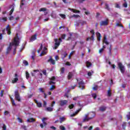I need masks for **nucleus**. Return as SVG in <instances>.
Here are the masks:
<instances>
[{"label": "nucleus", "mask_w": 130, "mask_h": 130, "mask_svg": "<svg viewBox=\"0 0 130 130\" xmlns=\"http://www.w3.org/2000/svg\"><path fill=\"white\" fill-rule=\"evenodd\" d=\"M20 43V38L18 37V34H16V37L14 38V41L12 43H10L9 46L7 48L6 53L7 54L10 53V51L12 50V46L15 45V46H18Z\"/></svg>", "instance_id": "1"}, {"label": "nucleus", "mask_w": 130, "mask_h": 130, "mask_svg": "<svg viewBox=\"0 0 130 130\" xmlns=\"http://www.w3.org/2000/svg\"><path fill=\"white\" fill-rule=\"evenodd\" d=\"M90 33L92 34L91 37H88L86 38V41H89V40H91L92 41H94L95 40V31H94V29H92L90 30Z\"/></svg>", "instance_id": "2"}, {"label": "nucleus", "mask_w": 130, "mask_h": 130, "mask_svg": "<svg viewBox=\"0 0 130 130\" xmlns=\"http://www.w3.org/2000/svg\"><path fill=\"white\" fill-rule=\"evenodd\" d=\"M118 67L122 74H124L125 72V69H124V66L122 64V63L119 62L118 63Z\"/></svg>", "instance_id": "3"}, {"label": "nucleus", "mask_w": 130, "mask_h": 130, "mask_svg": "<svg viewBox=\"0 0 130 130\" xmlns=\"http://www.w3.org/2000/svg\"><path fill=\"white\" fill-rule=\"evenodd\" d=\"M15 97L16 100L20 102L21 101V98L20 97V93L18 90H15Z\"/></svg>", "instance_id": "4"}, {"label": "nucleus", "mask_w": 130, "mask_h": 130, "mask_svg": "<svg viewBox=\"0 0 130 130\" xmlns=\"http://www.w3.org/2000/svg\"><path fill=\"white\" fill-rule=\"evenodd\" d=\"M54 41H55V49H57V47L60 45V42H58V39H54Z\"/></svg>", "instance_id": "5"}, {"label": "nucleus", "mask_w": 130, "mask_h": 130, "mask_svg": "<svg viewBox=\"0 0 130 130\" xmlns=\"http://www.w3.org/2000/svg\"><path fill=\"white\" fill-rule=\"evenodd\" d=\"M86 115H88L89 118L90 119H93L95 117V115H96V114L94 112H91L89 113L88 114H86Z\"/></svg>", "instance_id": "6"}, {"label": "nucleus", "mask_w": 130, "mask_h": 130, "mask_svg": "<svg viewBox=\"0 0 130 130\" xmlns=\"http://www.w3.org/2000/svg\"><path fill=\"white\" fill-rule=\"evenodd\" d=\"M69 101L68 100H61L59 101L60 106H64V105H67Z\"/></svg>", "instance_id": "7"}, {"label": "nucleus", "mask_w": 130, "mask_h": 130, "mask_svg": "<svg viewBox=\"0 0 130 130\" xmlns=\"http://www.w3.org/2000/svg\"><path fill=\"white\" fill-rule=\"evenodd\" d=\"M107 25H108V19L100 22V26H107Z\"/></svg>", "instance_id": "8"}, {"label": "nucleus", "mask_w": 130, "mask_h": 130, "mask_svg": "<svg viewBox=\"0 0 130 130\" xmlns=\"http://www.w3.org/2000/svg\"><path fill=\"white\" fill-rule=\"evenodd\" d=\"M48 62H51L52 64H55V60L51 57V56L50 57V58L48 60Z\"/></svg>", "instance_id": "9"}, {"label": "nucleus", "mask_w": 130, "mask_h": 130, "mask_svg": "<svg viewBox=\"0 0 130 130\" xmlns=\"http://www.w3.org/2000/svg\"><path fill=\"white\" fill-rule=\"evenodd\" d=\"M6 31H7V34L8 35H11V34L12 33L11 32V28L10 27V25H8L6 27Z\"/></svg>", "instance_id": "10"}, {"label": "nucleus", "mask_w": 130, "mask_h": 130, "mask_svg": "<svg viewBox=\"0 0 130 130\" xmlns=\"http://www.w3.org/2000/svg\"><path fill=\"white\" fill-rule=\"evenodd\" d=\"M37 39V35L35 34L34 36H32L31 38L29 39L30 41H35Z\"/></svg>", "instance_id": "11"}, {"label": "nucleus", "mask_w": 130, "mask_h": 130, "mask_svg": "<svg viewBox=\"0 0 130 130\" xmlns=\"http://www.w3.org/2000/svg\"><path fill=\"white\" fill-rule=\"evenodd\" d=\"M96 37L98 38V41H100V40H101V37H102V36H101V34L99 32H96Z\"/></svg>", "instance_id": "12"}, {"label": "nucleus", "mask_w": 130, "mask_h": 130, "mask_svg": "<svg viewBox=\"0 0 130 130\" xmlns=\"http://www.w3.org/2000/svg\"><path fill=\"white\" fill-rule=\"evenodd\" d=\"M106 108L105 106H102L100 107L99 111H102V112H104V111H106Z\"/></svg>", "instance_id": "13"}, {"label": "nucleus", "mask_w": 130, "mask_h": 130, "mask_svg": "<svg viewBox=\"0 0 130 130\" xmlns=\"http://www.w3.org/2000/svg\"><path fill=\"white\" fill-rule=\"evenodd\" d=\"M88 116H89V115H85V118L83 119V122H86V121H89L90 120V119L89 117L88 118Z\"/></svg>", "instance_id": "14"}, {"label": "nucleus", "mask_w": 130, "mask_h": 130, "mask_svg": "<svg viewBox=\"0 0 130 130\" xmlns=\"http://www.w3.org/2000/svg\"><path fill=\"white\" fill-rule=\"evenodd\" d=\"M104 43H105L107 45L109 44V43L107 42V38L106 35L104 36Z\"/></svg>", "instance_id": "15"}, {"label": "nucleus", "mask_w": 130, "mask_h": 130, "mask_svg": "<svg viewBox=\"0 0 130 130\" xmlns=\"http://www.w3.org/2000/svg\"><path fill=\"white\" fill-rule=\"evenodd\" d=\"M73 76L74 75L73 74L72 72H69L68 75V80H71L72 78H73Z\"/></svg>", "instance_id": "16"}, {"label": "nucleus", "mask_w": 130, "mask_h": 130, "mask_svg": "<svg viewBox=\"0 0 130 130\" xmlns=\"http://www.w3.org/2000/svg\"><path fill=\"white\" fill-rule=\"evenodd\" d=\"M10 99L11 100V103L13 106H17V105H16V103H15V100H14V99L10 95Z\"/></svg>", "instance_id": "17"}, {"label": "nucleus", "mask_w": 130, "mask_h": 130, "mask_svg": "<svg viewBox=\"0 0 130 130\" xmlns=\"http://www.w3.org/2000/svg\"><path fill=\"white\" fill-rule=\"evenodd\" d=\"M69 10H70V11H72L75 14H79V13H80L79 10H77L76 9H71V8Z\"/></svg>", "instance_id": "18"}, {"label": "nucleus", "mask_w": 130, "mask_h": 130, "mask_svg": "<svg viewBox=\"0 0 130 130\" xmlns=\"http://www.w3.org/2000/svg\"><path fill=\"white\" fill-rule=\"evenodd\" d=\"M78 85H79V86H78L79 88H81V86H84L85 85V82H84V81L82 80L78 83Z\"/></svg>", "instance_id": "19"}, {"label": "nucleus", "mask_w": 130, "mask_h": 130, "mask_svg": "<svg viewBox=\"0 0 130 130\" xmlns=\"http://www.w3.org/2000/svg\"><path fill=\"white\" fill-rule=\"evenodd\" d=\"M19 81V78L18 77H15L12 81V84H15Z\"/></svg>", "instance_id": "20"}, {"label": "nucleus", "mask_w": 130, "mask_h": 130, "mask_svg": "<svg viewBox=\"0 0 130 130\" xmlns=\"http://www.w3.org/2000/svg\"><path fill=\"white\" fill-rule=\"evenodd\" d=\"M38 72H39V70H34V73H31L32 77H35V76L36 75V73Z\"/></svg>", "instance_id": "21"}, {"label": "nucleus", "mask_w": 130, "mask_h": 130, "mask_svg": "<svg viewBox=\"0 0 130 130\" xmlns=\"http://www.w3.org/2000/svg\"><path fill=\"white\" fill-rule=\"evenodd\" d=\"M38 72H39V70H34V73H31L32 77H35V76L36 75V73Z\"/></svg>", "instance_id": "22"}, {"label": "nucleus", "mask_w": 130, "mask_h": 130, "mask_svg": "<svg viewBox=\"0 0 130 130\" xmlns=\"http://www.w3.org/2000/svg\"><path fill=\"white\" fill-rule=\"evenodd\" d=\"M86 64L87 68H90V67L92 66V63L89 62V61H86Z\"/></svg>", "instance_id": "23"}, {"label": "nucleus", "mask_w": 130, "mask_h": 130, "mask_svg": "<svg viewBox=\"0 0 130 130\" xmlns=\"http://www.w3.org/2000/svg\"><path fill=\"white\" fill-rule=\"evenodd\" d=\"M59 120L60 123H62V122L66 120V118L64 117H60Z\"/></svg>", "instance_id": "24"}, {"label": "nucleus", "mask_w": 130, "mask_h": 130, "mask_svg": "<svg viewBox=\"0 0 130 130\" xmlns=\"http://www.w3.org/2000/svg\"><path fill=\"white\" fill-rule=\"evenodd\" d=\"M27 122H34L35 121V120L33 118H30L29 119H28L27 120Z\"/></svg>", "instance_id": "25"}, {"label": "nucleus", "mask_w": 130, "mask_h": 130, "mask_svg": "<svg viewBox=\"0 0 130 130\" xmlns=\"http://www.w3.org/2000/svg\"><path fill=\"white\" fill-rule=\"evenodd\" d=\"M47 111H49V112H51V111H53V108L48 107L46 109Z\"/></svg>", "instance_id": "26"}, {"label": "nucleus", "mask_w": 130, "mask_h": 130, "mask_svg": "<svg viewBox=\"0 0 130 130\" xmlns=\"http://www.w3.org/2000/svg\"><path fill=\"white\" fill-rule=\"evenodd\" d=\"M25 76H26V78L27 79V80H28V79L30 78V74H29V72L26 71L25 72Z\"/></svg>", "instance_id": "27"}, {"label": "nucleus", "mask_w": 130, "mask_h": 130, "mask_svg": "<svg viewBox=\"0 0 130 130\" xmlns=\"http://www.w3.org/2000/svg\"><path fill=\"white\" fill-rule=\"evenodd\" d=\"M46 11H47V9L45 8H42L39 10V12H46Z\"/></svg>", "instance_id": "28"}, {"label": "nucleus", "mask_w": 130, "mask_h": 130, "mask_svg": "<svg viewBox=\"0 0 130 130\" xmlns=\"http://www.w3.org/2000/svg\"><path fill=\"white\" fill-rule=\"evenodd\" d=\"M105 9L108 11H110V8H109V5L108 4H105Z\"/></svg>", "instance_id": "29"}, {"label": "nucleus", "mask_w": 130, "mask_h": 130, "mask_svg": "<svg viewBox=\"0 0 130 130\" xmlns=\"http://www.w3.org/2000/svg\"><path fill=\"white\" fill-rule=\"evenodd\" d=\"M112 94V93H111V89H110V88H109V90H108V96L109 97H110Z\"/></svg>", "instance_id": "30"}, {"label": "nucleus", "mask_w": 130, "mask_h": 130, "mask_svg": "<svg viewBox=\"0 0 130 130\" xmlns=\"http://www.w3.org/2000/svg\"><path fill=\"white\" fill-rule=\"evenodd\" d=\"M35 53L34 52H32V55L31 56V59H32L33 61H34V60H35Z\"/></svg>", "instance_id": "31"}, {"label": "nucleus", "mask_w": 130, "mask_h": 130, "mask_svg": "<svg viewBox=\"0 0 130 130\" xmlns=\"http://www.w3.org/2000/svg\"><path fill=\"white\" fill-rule=\"evenodd\" d=\"M43 47V46L42 45V44H41L40 47V48L38 50V53H40V51H41V50H42Z\"/></svg>", "instance_id": "32"}, {"label": "nucleus", "mask_w": 130, "mask_h": 130, "mask_svg": "<svg viewBox=\"0 0 130 130\" xmlns=\"http://www.w3.org/2000/svg\"><path fill=\"white\" fill-rule=\"evenodd\" d=\"M59 129L61 130H66V127H64L63 125H61L59 126Z\"/></svg>", "instance_id": "33"}, {"label": "nucleus", "mask_w": 130, "mask_h": 130, "mask_svg": "<svg viewBox=\"0 0 130 130\" xmlns=\"http://www.w3.org/2000/svg\"><path fill=\"white\" fill-rule=\"evenodd\" d=\"M75 107V105L74 104H71L69 106V109H73Z\"/></svg>", "instance_id": "34"}, {"label": "nucleus", "mask_w": 130, "mask_h": 130, "mask_svg": "<svg viewBox=\"0 0 130 130\" xmlns=\"http://www.w3.org/2000/svg\"><path fill=\"white\" fill-rule=\"evenodd\" d=\"M64 73V68L62 67L60 69V74H62Z\"/></svg>", "instance_id": "35"}, {"label": "nucleus", "mask_w": 130, "mask_h": 130, "mask_svg": "<svg viewBox=\"0 0 130 130\" xmlns=\"http://www.w3.org/2000/svg\"><path fill=\"white\" fill-rule=\"evenodd\" d=\"M25 0H22L21 3H20V7L22 8V6H24V5H25V4H24V2H25Z\"/></svg>", "instance_id": "36"}, {"label": "nucleus", "mask_w": 130, "mask_h": 130, "mask_svg": "<svg viewBox=\"0 0 130 130\" xmlns=\"http://www.w3.org/2000/svg\"><path fill=\"white\" fill-rule=\"evenodd\" d=\"M54 89H55V86L53 85L50 88V91H53V90H54Z\"/></svg>", "instance_id": "37"}, {"label": "nucleus", "mask_w": 130, "mask_h": 130, "mask_svg": "<svg viewBox=\"0 0 130 130\" xmlns=\"http://www.w3.org/2000/svg\"><path fill=\"white\" fill-rule=\"evenodd\" d=\"M59 16H60V17H61L62 19H66V15L64 14H59Z\"/></svg>", "instance_id": "38"}, {"label": "nucleus", "mask_w": 130, "mask_h": 130, "mask_svg": "<svg viewBox=\"0 0 130 130\" xmlns=\"http://www.w3.org/2000/svg\"><path fill=\"white\" fill-rule=\"evenodd\" d=\"M126 127V122H123L122 124V128L123 129H125Z\"/></svg>", "instance_id": "39"}, {"label": "nucleus", "mask_w": 130, "mask_h": 130, "mask_svg": "<svg viewBox=\"0 0 130 130\" xmlns=\"http://www.w3.org/2000/svg\"><path fill=\"white\" fill-rule=\"evenodd\" d=\"M91 96L93 98H94V99H96V98H97V94L96 93H92Z\"/></svg>", "instance_id": "40"}, {"label": "nucleus", "mask_w": 130, "mask_h": 130, "mask_svg": "<svg viewBox=\"0 0 130 130\" xmlns=\"http://www.w3.org/2000/svg\"><path fill=\"white\" fill-rule=\"evenodd\" d=\"M67 55H68V53H67V52H64L63 54H62V58H66L67 57Z\"/></svg>", "instance_id": "41"}, {"label": "nucleus", "mask_w": 130, "mask_h": 130, "mask_svg": "<svg viewBox=\"0 0 130 130\" xmlns=\"http://www.w3.org/2000/svg\"><path fill=\"white\" fill-rule=\"evenodd\" d=\"M116 26H117L118 27H121V28H123V25L121 23H116Z\"/></svg>", "instance_id": "42"}, {"label": "nucleus", "mask_w": 130, "mask_h": 130, "mask_svg": "<svg viewBox=\"0 0 130 130\" xmlns=\"http://www.w3.org/2000/svg\"><path fill=\"white\" fill-rule=\"evenodd\" d=\"M23 63L25 66H28V64H29V63H28V61H27V60H24L23 61Z\"/></svg>", "instance_id": "43"}, {"label": "nucleus", "mask_w": 130, "mask_h": 130, "mask_svg": "<svg viewBox=\"0 0 130 130\" xmlns=\"http://www.w3.org/2000/svg\"><path fill=\"white\" fill-rule=\"evenodd\" d=\"M93 90H94V91H97V90H98V85H95L93 87Z\"/></svg>", "instance_id": "44"}, {"label": "nucleus", "mask_w": 130, "mask_h": 130, "mask_svg": "<svg viewBox=\"0 0 130 130\" xmlns=\"http://www.w3.org/2000/svg\"><path fill=\"white\" fill-rule=\"evenodd\" d=\"M38 107H39L40 108L41 107H42V104L41 103H38L37 104Z\"/></svg>", "instance_id": "45"}, {"label": "nucleus", "mask_w": 130, "mask_h": 130, "mask_svg": "<svg viewBox=\"0 0 130 130\" xmlns=\"http://www.w3.org/2000/svg\"><path fill=\"white\" fill-rule=\"evenodd\" d=\"M10 9H12L11 11L14 12V11L15 10L14 5H11Z\"/></svg>", "instance_id": "46"}, {"label": "nucleus", "mask_w": 130, "mask_h": 130, "mask_svg": "<svg viewBox=\"0 0 130 130\" xmlns=\"http://www.w3.org/2000/svg\"><path fill=\"white\" fill-rule=\"evenodd\" d=\"M2 128H3V130H7V126L6 125V124H3Z\"/></svg>", "instance_id": "47"}, {"label": "nucleus", "mask_w": 130, "mask_h": 130, "mask_svg": "<svg viewBox=\"0 0 130 130\" xmlns=\"http://www.w3.org/2000/svg\"><path fill=\"white\" fill-rule=\"evenodd\" d=\"M81 110H82V108L79 109L78 110H77L76 112H75V114H78V113H79V112H80V111H81Z\"/></svg>", "instance_id": "48"}, {"label": "nucleus", "mask_w": 130, "mask_h": 130, "mask_svg": "<svg viewBox=\"0 0 130 130\" xmlns=\"http://www.w3.org/2000/svg\"><path fill=\"white\" fill-rule=\"evenodd\" d=\"M47 104V103L45 101H43V107H46V105Z\"/></svg>", "instance_id": "49"}, {"label": "nucleus", "mask_w": 130, "mask_h": 130, "mask_svg": "<svg viewBox=\"0 0 130 130\" xmlns=\"http://www.w3.org/2000/svg\"><path fill=\"white\" fill-rule=\"evenodd\" d=\"M52 84H55V82H53L52 80H50V81H49V85H52Z\"/></svg>", "instance_id": "50"}, {"label": "nucleus", "mask_w": 130, "mask_h": 130, "mask_svg": "<svg viewBox=\"0 0 130 130\" xmlns=\"http://www.w3.org/2000/svg\"><path fill=\"white\" fill-rule=\"evenodd\" d=\"M44 54H46V52L44 51H43L40 54V56H42V55H44Z\"/></svg>", "instance_id": "51"}, {"label": "nucleus", "mask_w": 130, "mask_h": 130, "mask_svg": "<svg viewBox=\"0 0 130 130\" xmlns=\"http://www.w3.org/2000/svg\"><path fill=\"white\" fill-rule=\"evenodd\" d=\"M78 17H80V15H75V14H74L72 16V18H78Z\"/></svg>", "instance_id": "52"}, {"label": "nucleus", "mask_w": 130, "mask_h": 130, "mask_svg": "<svg viewBox=\"0 0 130 130\" xmlns=\"http://www.w3.org/2000/svg\"><path fill=\"white\" fill-rule=\"evenodd\" d=\"M17 119H18L19 122H20L21 123H22V122H23V120H22V119H21L20 117H18Z\"/></svg>", "instance_id": "53"}, {"label": "nucleus", "mask_w": 130, "mask_h": 130, "mask_svg": "<svg viewBox=\"0 0 130 130\" xmlns=\"http://www.w3.org/2000/svg\"><path fill=\"white\" fill-rule=\"evenodd\" d=\"M21 128H23V129L27 130V126L23 125L21 126Z\"/></svg>", "instance_id": "54"}, {"label": "nucleus", "mask_w": 130, "mask_h": 130, "mask_svg": "<svg viewBox=\"0 0 130 130\" xmlns=\"http://www.w3.org/2000/svg\"><path fill=\"white\" fill-rule=\"evenodd\" d=\"M8 114H10V112L8 111H5L4 112V115H8Z\"/></svg>", "instance_id": "55"}, {"label": "nucleus", "mask_w": 130, "mask_h": 130, "mask_svg": "<svg viewBox=\"0 0 130 130\" xmlns=\"http://www.w3.org/2000/svg\"><path fill=\"white\" fill-rule=\"evenodd\" d=\"M39 90L40 92H41L42 93H45V92H44V90H43V88H39Z\"/></svg>", "instance_id": "56"}, {"label": "nucleus", "mask_w": 130, "mask_h": 130, "mask_svg": "<svg viewBox=\"0 0 130 130\" xmlns=\"http://www.w3.org/2000/svg\"><path fill=\"white\" fill-rule=\"evenodd\" d=\"M123 7H124V8H127V3H126V2H125L123 4Z\"/></svg>", "instance_id": "57"}, {"label": "nucleus", "mask_w": 130, "mask_h": 130, "mask_svg": "<svg viewBox=\"0 0 130 130\" xmlns=\"http://www.w3.org/2000/svg\"><path fill=\"white\" fill-rule=\"evenodd\" d=\"M77 105H78V106H79L80 107H81L83 108V105L82 104H81V103H80V102H79L78 103H77Z\"/></svg>", "instance_id": "58"}, {"label": "nucleus", "mask_w": 130, "mask_h": 130, "mask_svg": "<svg viewBox=\"0 0 130 130\" xmlns=\"http://www.w3.org/2000/svg\"><path fill=\"white\" fill-rule=\"evenodd\" d=\"M1 97L4 96V90H2L0 93Z\"/></svg>", "instance_id": "59"}, {"label": "nucleus", "mask_w": 130, "mask_h": 130, "mask_svg": "<svg viewBox=\"0 0 130 130\" xmlns=\"http://www.w3.org/2000/svg\"><path fill=\"white\" fill-rule=\"evenodd\" d=\"M103 51H104V49H103V48H101L99 50V53H102Z\"/></svg>", "instance_id": "60"}, {"label": "nucleus", "mask_w": 130, "mask_h": 130, "mask_svg": "<svg viewBox=\"0 0 130 130\" xmlns=\"http://www.w3.org/2000/svg\"><path fill=\"white\" fill-rule=\"evenodd\" d=\"M66 36H67V35L66 34H63V35H62L61 38L62 39H65Z\"/></svg>", "instance_id": "61"}, {"label": "nucleus", "mask_w": 130, "mask_h": 130, "mask_svg": "<svg viewBox=\"0 0 130 130\" xmlns=\"http://www.w3.org/2000/svg\"><path fill=\"white\" fill-rule=\"evenodd\" d=\"M32 96H33V93H31L30 94H28V99H30V98H32Z\"/></svg>", "instance_id": "62"}, {"label": "nucleus", "mask_w": 130, "mask_h": 130, "mask_svg": "<svg viewBox=\"0 0 130 130\" xmlns=\"http://www.w3.org/2000/svg\"><path fill=\"white\" fill-rule=\"evenodd\" d=\"M50 81H54L55 80V77L52 76L51 78H50Z\"/></svg>", "instance_id": "63"}, {"label": "nucleus", "mask_w": 130, "mask_h": 130, "mask_svg": "<svg viewBox=\"0 0 130 130\" xmlns=\"http://www.w3.org/2000/svg\"><path fill=\"white\" fill-rule=\"evenodd\" d=\"M81 25H86L87 24V22L85 21H83L82 22H81Z\"/></svg>", "instance_id": "64"}]
</instances>
